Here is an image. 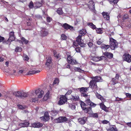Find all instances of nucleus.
I'll list each match as a JSON object with an SVG mask.
<instances>
[{"mask_svg":"<svg viewBox=\"0 0 131 131\" xmlns=\"http://www.w3.org/2000/svg\"><path fill=\"white\" fill-rule=\"evenodd\" d=\"M107 124H108L110 128L109 130L110 131H116L117 129L116 127L114 125H110V124L109 122L107 121Z\"/></svg>","mask_w":131,"mask_h":131,"instance_id":"6ab92c4d","label":"nucleus"},{"mask_svg":"<svg viewBox=\"0 0 131 131\" xmlns=\"http://www.w3.org/2000/svg\"><path fill=\"white\" fill-rule=\"evenodd\" d=\"M119 78V75L118 74H116L115 77V78L116 79V80H118Z\"/></svg>","mask_w":131,"mask_h":131,"instance_id":"e2e57ef3","label":"nucleus"},{"mask_svg":"<svg viewBox=\"0 0 131 131\" xmlns=\"http://www.w3.org/2000/svg\"><path fill=\"white\" fill-rule=\"evenodd\" d=\"M59 80L57 78H56L54 81L53 84H58L59 83Z\"/></svg>","mask_w":131,"mask_h":131,"instance_id":"09e8293b","label":"nucleus"},{"mask_svg":"<svg viewBox=\"0 0 131 131\" xmlns=\"http://www.w3.org/2000/svg\"><path fill=\"white\" fill-rule=\"evenodd\" d=\"M13 94L16 97L22 99H24L28 97L29 95L28 93L21 91L15 92H14Z\"/></svg>","mask_w":131,"mask_h":131,"instance_id":"f03ea898","label":"nucleus"},{"mask_svg":"<svg viewBox=\"0 0 131 131\" xmlns=\"http://www.w3.org/2000/svg\"><path fill=\"white\" fill-rule=\"evenodd\" d=\"M53 52L54 56L55 57H56L57 59H58L60 58V56L59 55V53H58L55 50H53Z\"/></svg>","mask_w":131,"mask_h":131,"instance_id":"2f4dec72","label":"nucleus"},{"mask_svg":"<svg viewBox=\"0 0 131 131\" xmlns=\"http://www.w3.org/2000/svg\"><path fill=\"white\" fill-rule=\"evenodd\" d=\"M9 37L7 41H14L16 39L14 35V33L13 31H11L9 34Z\"/></svg>","mask_w":131,"mask_h":131,"instance_id":"f8f14e48","label":"nucleus"},{"mask_svg":"<svg viewBox=\"0 0 131 131\" xmlns=\"http://www.w3.org/2000/svg\"><path fill=\"white\" fill-rule=\"evenodd\" d=\"M81 95L82 96H83L85 97H86L88 96V94L85 93H82Z\"/></svg>","mask_w":131,"mask_h":131,"instance_id":"bf43d9fd","label":"nucleus"},{"mask_svg":"<svg viewBox=\"0 0 131 131\" xmlns=\"http://www.w3.org/2000/svg\"><path fill=\"white\" fill-rule=\"evenodd\" d=\"M85 102L82 101L80 102L82 110L85 113L91 115L92 117L97 118L98 117L97 113H92V107H95L96 104L92 102L89 99L85 100Z\"/></svg>","mask_w":131,"mask_h":131,"instance_id":"f257e3e1","label":"nucleus"},{"mask_svg":"<svg viewBox=\"0 0 131 131\" xmlns=\"http://www.w3.org/2000/svg\"><path fill=\"white\" fill-rule=\"evenodd\" d=\"M96 95L97 97L100 99L102 102L106 101V99H104L102 96L97 93L96 92Z\"/></svg>","mask_w":131,"mask_h":131,"instance_id":"412c9836","label":"nucleus"},{"mask_svg":"<svg viewBox=\"0 0 131 131\" xmlns=\"http://www.w3.org/2000/svg\"><path fill=\"white\" fill-rule=\"evenodd\" d=\"M40 71L39 70H37L35 71L34 70L30 71L28 72H27L26 73V74L27 75H32L35 73H38L40 72Z\"/></svg>","mask_w":131,"mask_h":131,"instance_id":"4be33fe9","label":"nucleus"},{"mask_svg":"<svg viewBox=\"0 0 131 131\" xmlns=\"http://www.w3.org/2000/svg\"><path fill=\"white\" fill-rule=\"evenodd\" d=\"M48 32L47 29L45 28H42L41 31V35L42 37H45L47 36Z\"/></svg>","mask_w":131,"mask_h":131,"instance_id":"dca6fc26","label":"nucleus"},{"mask_svg":"<svg viewBox=\"0 0 131 131\" xmlns=\"http://www.w3.org/2000/svg\"><path fill=\"white\" fill-rule=\"evenodd\" d=\"M71 99L74 101H78L79 99V97L78 96H72Z\"/></svg>","mask_w":131,"mask_h":131,"instance_id":"c9c22d12","label":"nucleus"},{"mask_svg":"<svg viewBox=\"0 0 131 131\" xmlns=\"http://www.w3.org/2000/svg\"><path fill=\"white\" fill-rule=\"evenodd\" d=\"M80 35L77 37L76 41H81L82 40V37Z\"/></svg>","mask_w":131,"mask_h":131,"instance_id":"a18cd8bd","label":"nucleus"},{"mask_svg":"<svg viewBox=\"0 0 131 131\" xmlns=\"http://www.w3.org/2000/svg\"><path fill=\"white\" fill-rule=\"evenodd\" d=\"M29 123L27 122H25L21 124V126L23 127H25L28 126L29 125Z\"/></svg>","mask_w":131,"mask_h":131,"instance_id":"72a5a7b5","label":"nucleus"},{"mask_svg":"<svg viewBox=\"0 0 131 131\" xmlns=\"http://www.w3.org/2000/svg\"><path fill=\"white\" fill-rule=\"evenodd\" d=\"M81 42V41H74L73 45L75 47L78 46L79 45V42Z\"/></svg>","mask_w":131,"mask_h":131,"instance_id":"49530a36","label":"nucleus"},{"mask_svg":"<svg viewBox=\"0 0 131 131\" xmlns=\"http://www.w3.org/2000/svg\"><path fill=\"white\" fill-rule=\"evenodd\" d=\"M86 33V30L85 29H83L80 30L79 33V35L81 36H84Z\"/></svg>","mask_w":131,"mask_h":131,"instance_id":"a878e982","label":"nucleus"},{"mask_svg":"<svg viewBox=\"0 0 131 131\" xmlns=\"http://www.w3.org/2000/svg\"><path fill=\"white\" fill-rule=\"evenodd\" d=\"M67 98L65 95H60L58 104L59 105H61L65 104L67 101Z\"/></svg>","mask_w":131,"mask_h":131,"instance_id":"39448f33","label":"nucleus"},{"mask_svg":"<svg viewBox=\"0 0 131 131\" xmlns=\"http://www.w3.org/2000/svg\"><path fill=\"white\" fill-rule=\"evenodd\" d=\"M30 101L32 102L35 103L38 100V99L37 97H35V98H30Z\"/></svg>","mask_w":131,"mask_h":131,"instance_id":"e433bc0d","label":"nucleus"},{"mask_svg":"<svg viewBox=\"0 0 131 131\" xmlns=\"http://www.w3.org/2000/svg\"><path fill=\"white\" fill-rule=\"evenodd\" d=\"M122 99L117 97L116 98L115 101H121Z\"/></svg>","mask_w":131,"mask_h":131,"instance_id":"338daca9","label":"nucleus"},{"mask_svg":"<svg viewBox=\"0 0 131 131\" xmlns=\"http://www.w3.org/2000/svg\"><path fill=\"white\" fill-rule=\"evenodd\" d=\"M123 58L124 61L128 63L131 62V56L128 53H125L124 54Z\"/></svg>","mask_w":131,"mask_h":131,"instance_id":"0eeeda50","label":"nucleus"},{"mask_svg":"<svg viewBox=\"0 0 131 131\" xmlns=\"http://www.w3.org/2000/svg\"><path fill=\"white\" fill-rule=\"evenodd\" d=\"M62 27L65 29L67 30L69 29L71 31H73L75 30L73 27L67 23L63 24Z\"/></svg>","mask_w":131,"mask_h":131,"instance_id":"423d86ee","label":"nucleus"},{"mask_svg":"<svg viewBox=\"0 0 131 131\" xmlns=\"http://www.w3.org/2000/svg\"><path fill=\"white\" fill-rule=\"evenodd\" d=\"M67 38V37L66 35L64 34H62L61 37V39L62 40H66Z\"/></svg>","mask_w":131,"mask_h":131,"instance_id":"37998d69","label":"nucleus"},{"mask_svg":"<svg viewBox=\"0 0 131 131\" xmlns=\"http://www.w3.org/2000/svg\"><path fill=\"white\" fill-rule=\"evenodd\" d=\"M69 63L72 64H78V62L76 60L73 59L70 62H69Z\"/></svg>","mask_w":131,"mask_h":131,"instance_id":"a19ab883","label":"nucleus"},{"mask_svg":"<svg viewBox=\"0 0 131 131\" xmlns=\"http://www.w3.org/2000/svg\"><path fill=\"white\" fill-rule=\"evenodd\" d=\"M18 107L20 109L23 110L25 108L22 105H18Z\"/></svg>","mask_w":131,"mask_h":131,"instance_id":"6e6d98bb","label":"nucleus"},{"mask_svg":"<svg viewBox=\"0 0 131 131\" xmlns=\"http://www.w3.org/2000/svg\"><path fill=\"white\" fill-rule=\"evenodd\" d=\"M22 50V49L21 47H16L15 49V51L16 52H20Z\"/></svg>","mask_w":131,"mask_h":131,"instance_id":"ea45409f","label":"nucleus"},{"mask_svg":"<svg viewBox=\"0 0 131 131\" xmlns=\"http://www.w3.org/2000/svg\"><path fill=\"white\" fill-rule=\"evenodd\" d=\"M91 60L95 62H97L101 61L102 60L104 59L105 58L104 56H102L101 57H94L91 56Z\"/></svg>","mask_w":131,"mask_h":131,"instance_id":"9d476101","label":"nucleus"},{"mask_svg":"<svg viewBox=\"0 0 131 131\" xmlns=\"http://www.w3.org/2000/svg\"><path fill=\"white\" fill-rule=\"evenodd\" d=\"M80 48L79 47H77L75 49V50L78 52H80Z\"/></svg>","mask_w":131,"mask_h":131,"instance_id":"13d9d810","label":"nucleus"},{"mask_svg":"<svg viewBox=\"0 0 131 131\" xmlns=\"http://www.w3.org/2000/svg\"><path fill=\"white\" fill-rule=\"evenodd\" d=\"M110 46L112 49L114 50L115 48L117 47L118 43L116 41H110Z\"/></svg>","mask_w":131,"mask_h":131,"instance_id":"f3484780","label":"nucleus"},{"mask_svg":"<svg viewBox=\"0 0 131 131\" xmlns=\"http://www.w3.org/2000/svg\"><path fill=\"white\" fill-rule=\"evenodd\" d=\"M34 4L32 1H31L30 2L28 6L30 8H32L34 7Z\"/></svg>","mask_w":131,"mask_h":131,"instance_id":"c03bdc74","label":"nucleus"},{"mask_svg":"<svg viewBox=\"0 0 131 131\" xmlns=\"http://www.w3.org/2000/svg\"><path fill=\"white\" fill-rule=\"evenodd\" d=\"M89 88V87H81L80 88L78 89L79 90L80 92L82 93V92H86L88 89Z\"/></svg>","mask_w":131,"mask_h":131,"instance_id":"5701e85b","label":"nucleus"},{"mask_svg":"<svg viewBox=\"0 0 131 131\" xmlns=\"http://www.w3.org/2000/svg\"><path fill=\"white\" fill-rule=\"evenodd\" d=\"M46 59V62L45 63V65L47 66L48 67H50V65L52 63V59L50 57H49L48 58H47Z\"/></svg>","mask_w":131,"mask_h":131,"instance_id":"a211bd4d","label":"nucleus"},{"mask_svg":"<svg viewBox=\"0 0 131 131\" xmlns=\"http://www.w3.org/2000/svg\"><path fill=\"white\" fill-rule=\"evenodd\" d=\"M111 4L115 5L117 4L119 0H108Z\"/></svg>","mask_w":131,"mask_h":131,"instance_id":"c85d7f7f","label":"nucleus"},{"mask_svg":"<svg viewBox=\"0 0 131 131\" xmlns=\"http://www.w3.org/2000/svg\"><path fill=\"white\" fill-rule=\"evenodd\" d=\"M113 57V54L110 52H107V57L108 58H111Z\"/></svg>","mask_w":131,"mask_h":131,"instance_id":"4c0bfd02","label":"nucleus"},{"mask_svg":"<svg viewBox=\"0 0 131 131\" xmlns=\"http://www.w3.org/2000/svg\"><path fill=\"white\" fill-rule=\"evenodd\" d=\"M59 112V111L58 110L54 109L50 111V115L52 116H55L57 115Z\"/></svg>","mask_w":131,"mask_h":131,"instance_id":"aec40b11","label":"nucleus"},{"mask_svg":"<svg viewBox=\"0 0 131 131\" xmlns=\"http://www.w3.org/2000/svg\"><path fill=\"white\" fill-rule=\"evenodd\" d=\"M97 82L96 80L92 79L89 82V87L91 88L96 89L97 88V86L96 84Z\"/></svg>","mask_w":131,"mask_h":131,"instance_id":"6e6552de","label":"nucleus"},{"mask_svg":"<svg viewBox=\"0 0 131 131\" xmlns=\"http://www.w3.org/2000/svg\"><path fill=\"white\" fill-rule=\"evenodd\" d=\"M75 71L79 72H83L84 71L81 69L80 68L75 67L74 68Z\"/></svg>","mask_w":131,"mask_h":131,"instance_id":"c756f323","label":"nucleus"},{"mask_svg":"<svg viewBox=\"0 0 131 131\" xmlns=\"http://www.w3.org/2000/svg\"><path fill=\"white\" fill-rule=\"evenodd\" d=\"M111 81L112 82V84L114 85L118 82V81L116 80V79L115 78H113L111 80Z\"/></svg>","mask_w":131,"mask_h":131,"instance_id":"58836bf2","label":"nucleus"},{"mask_svg":"<svg viewBox=\"0 0 131 131\" xmlns=\"http://www.w3.org/2000/svg\"><path fill=\"white\" fill-rule=\"evenodd\" d=\"M5 39V38L3 37L0 35V41H3Z\"/></svg>","mask_w":131,"mask_h":131,"instance_id":"774afa93","label":"nucleus"},{"mask_svg":"<svg viewBox=\"0 0 131 131\" xmlns=\"http://www.w3.org/2000/svg\"><path fill=\"white\" fill-rule=\"evenodd\" d=\"M35 6L37 8H39L42 6V4L39 2H37L35 3L34 4Z\"/></svg>","mask_w":131,"mask_h":131,"instance_id":"473e14b6","label":"nucleus"},{"mask_svg":"<svg viewBox=\"0 0 131 131\" xmlns=\"http://www.w3.org/2000/svg\"><path fill=\"white\" fill-rule=\"evenodd\" d=\"M24 60L28 61L29 60V58L27 56L24 55Z\"/></svg>","mask_w":131,"mask_h":131,"instance_id":"4d7b16f0","label":"nucleus"},{"mask_svg":"<svg viewBox=\"0 0 131 131\" xmlns=\"http://www.w3.org/2000/svg\"><path fill=\"white\" fill-rule=\"evenodd\" d=\"M96 31L98 34H101L102 32V30L101 28H97L96 29Z\"/></svg>","mask_w":131,"mask_h":131,"instance_id":"79ce46f5","label":"nucleus"},{"mask_svg":"<svg viewBox=\"0 0 131 131\" xmlns=\"http://www.w3.org/2000/svg\"><path fill=\"white\" fill-rule=\"evenodd\" d=\"M40 119L42 121L45 122L48 121L50 119L49 116V114L47 112H46L45 113L44 115L40 117Z\"/></svg>","mask_w":131,"mask_h":131,"instance_id":"1a4fd4ad","label":"nucleus"},{"mask_svg":"<svg viewBox=\"0 0 131 131\" xmlns=\"http://www.w3.org/2000/svg\"><path fill=\"white\" fill-rule=\"evenodd\" d=\"M72 92V91L71 90H69L65 94V96H66L67 95H70Z\"/></svg>","mask_w":131,"mask_h":131,"instance_id":"603ef678","label":"nucleus"},{"mask_svg":"<svg viewBox=\"0 0 131 131\" xmlns=\"http://www.w3.org/2000/svg\"><path fill=\"white\" fill-rule=\"evenodd\" d=\"M92 79L96 80V82L101 81V77L100 76H96L92 78Z\"/></svg>","mask_w":131,"mask_h":131,"instance_id":"393cba45","label":"nucleus"},{"mask_svg":"<svg viewBox=\"0 0 131 131\" xmlns=\"http://www.w3.org/2000/svg\"><path fill=\"white\" fill-rule=\"evenodd\" d=\"M69 54L70 53L69 52H67L66 53L67 56L68 62L69 63V62H70L73 59L72 57L71 56V55Z\"/></svg>","mask_w":131,"mask_h":131,"instance_id":"b1692460","label":"nucleus"},{"mask_svg":"<svg viewBox=\"0 0 131 131\" xmlns=\"http://www.w3.org/2000/svg\"><path fill=\"white\" fill-rule=\"evenodd\" d=\"M111 35H109V38H110V41H116L114 39H113L112 38H111Z\"/></svg>","mask_w":131,"mask_h":131,"instance_id":"052dcab7","label":"nucleus"},{"mask_svg":"<svg viewBox=\"0 0 131 131\" xmlns=\"http://www.w3.org/2000/svg\"><path fill=\"white\" fill-rule=\"evenodd\" d=\"M32 22L31 21H29L27 22V26L25 27V29L26 30H31L33 28V26L31 25Z\"/></svg>","mask_w":131,"mask_h":131,"instance_id":"2eb2a0df","label":"nucleus"},{"mask_svg":"<svg viewBox=\"0 0 131 131\" xmlns=\"http://www.w3.org/2000/svg\"><path fill=\"white\" fill-rule=\"evenodd\" d=\"M103 102L100 103V107L102 110L104 111H105L106 112V107L104 104Z\"/></svg>","mask_w":131,"mask_h":131,"instance_id":"bb28decb","label":"nucleus"},{"mask_svg":"<svg viewBox=\"0 0 131 131\" xmlns=\"http://www.w3.org/2000/svg\"><path fill=\"white\" fill-rule=\"evenodd\" d=\"M102 14L104 18L106 19V12H103L102 13Z\"/></svg>","mask_w":131,"mask_h":131,"instance_id":"5fc2aeb1","label":"nucleus"},{"mask_svg":"<svg viewBox=\"0 0 131 131\" xmlns=\"http://www.w3.org/2000/svg\"><path fill=\"white\" fill-rule=\"evenodd\" d=\"M42 123L39 122H37L31 124V126L34 128H39L43 126Z\"/></svg>","mask_w":131,"mask_h":131,"instance_id":"ddd939ff","label":"nucleus"},{"mask_svg":"<svg viewBox=\"0 0 131 131\" xmlns=\"http://www.w3.org/2000/svg\"><path fill=\"white\" fill-rule=\"evenodd\" d=\"M87 120V118L86 117L80 118L78 119L79 122L81 124H85Z\"/></svg>","mask_w":131,"mask_h":131,"instance_id":"4468645a","label":"nucleus"},{"mask_svg":"<svg viewBox=\"0 0 131 131\" xmlns=\"http://www.w3.org/2000/svg\"><path fill=\"white\" fill-rule=\"evenodd\" d=\"M68 119L65 116H60L58 118L54 119V122L55 123H60L68 121Z\"/></svg>","mask_w":131,"mask_h":131,"instance_id":"7ed1b4c3","label":"nucleus"},{"mask_svg":"<svg viewBox=\"0 0 131 131\" xmlns=\"http://www.w3.org/2000/svg\"><path fill=\"white\" fill-rule=\"evenodd\" d=\"M35 93L36 95H38V97L39 98H41L43 96L44 94L43 91L42 90H40V89L39 88L36 90Z\"/></svg>","mask_w":131,"mask_h":131,"instance_id":"9b49d317","label":"nucleus"},{"mask_svg":"<svg viewBox=\"0 0 131 131\" xmlns=\"http://www.w3.org/2000/svg\"><path fill=\"white\" fill-rule=\"evenodd\" d=\"M101 48L103 49H106V45H102L101 46Z\"/></svg>","mask_w":131,"mask_h":131,"instance_id":"69168bd1","label":"nucleus"},{"mask_svg":"<svg viewBox=\"0 0 131 131\" xmlns=\"http://www.w3.org/2000/svg\"><path fill=\"white\" fill-rule=\"evenodd\" d=\"M19 42L20 44L23 45V43L26 44H27L28 43L29 41H19Z\"/></svg>","mask_w":131,"mask_h":131,"instance_id":"0e129e2a","label":"nucleus"},{"mask_svg":"<svg viewBox=\"0 0 131 131\" xmlns=\"http://www.w3.org/2000/svg\"><path fill=\"white\" fill-rule=\"evenodd\" d=\"M49 93H47L44 96L43 98V100L45 101H46L49 97Z\"/></svg>","mask_w":131,"mask_h":131,"instance_id":"f704fd0d","label":"nucleus"},{"mask_svg":"<svg viewBox=\"0 0 131 131\" xmlns=\"http://www.w3.org/2000/svg\"><path fill=\"white\" fill-rule=\"evenodd\" d=\"M52 20V18L49 16H48L46 17V20L48 23H50Z\"/></svg>","mask_w":131,"mask_h":131,"instance_id":"de8ad7c7","label":"nucleus"},{"mask_svg":"<svg viewBox=\"0 0 131 131\" xmlns=\"http://www.w3.org/2000/svg\"><path fill=\"white\" fill-rule=\"evenodd\" d=\"M57 12L59 15H62L63 13L62 8H58L57 10Z\"/></svg>","mask_w":131,"mask_h":131,"instance_id":"7c9ffc66","label":"nucleus"},{"mask_svg":"<svg viewBox=\"0 0 131 131\" xmlns=\"http://www.w3.org/2000/svg\"><path fill=\"white\" fill-rule=\"evenodd\" d=\"M125 95L127 97L129 98L131 100V94L129 93H126Z\"/></svg>","mask_w":131,"mask_h":131,"instance_id":"864d4df0","label":"nucleus"},{"mask_svg":"<svg viewBox=\"0 0 131 131\" xmlns=\"http://www.w3.org/2000/svg\"><path fill=\"white\" fill-rule=\"evenodd\" d=\"M87 25L90 26L93 29H96V27L91 22H89L87 24Z\"/></svg>","mask_w":131,"mask_h":131,"instance_id":"cd10ccee","label":"nucleus"},{"mask_svg":"<svg viewBox=\"0 0 131 131\" xmlns=\"http://www.w3.org/2000/svg\"><path fill=\"white\" fill-rule=\"evenodd\" d=\"M88 44L89 46L90 47H91L93 45V43L91 42H89Z\"/></svg>","mask_w":131,"mask_h":131,"instance_id":"680f3d73","label":"nucleus"},{"mask_svg":"<svg viewBox=\"0 0 131 131\" xmlns=\"http://www.w3.org/2000/svg\"><path fill=\"white\" fill-rule=\"evenodd\" d=\"M69 106L72 110H74L75 109V106L74 104H70L69 105Z\"/></svg>","mask_w":131,"mask_h":131,"instance_id":"8fccbe9b","label":"nucleus"},{"mask_svg":"<svg viewBox=\"0 0 131 131\" xmlns=\"http://www.w3.org/2000/svg\"><path fill=\"white\" fill-rule=\"evenodd\" d=\"M88 8L92 11L95 13V3L93 1H89L88 4Z\"/></svg>","mask_w":131,"mask_h":131,"instance_id":"20e7f679","label":"nucleus"},{"mask_svg":"<svg viewBox=\"0 0 131 131\" xmlns=\"http://www.w3.org/2000/svg\"><path fill=\"white\" fill-rule=\"evenodd\" d=\"M79 45L82 47H83L85 46V44L84 43L81 42H79Z\"/></svg>","mask_w":131,"mask_h":131,"instance_id":"3c124183","label":"nucleus"}]
</instances>
